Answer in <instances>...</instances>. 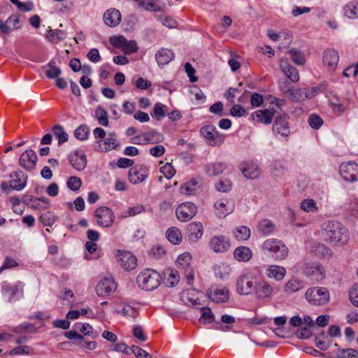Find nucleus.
<instances>
[{
  "label": "nucleus",
  "instance_id": "nucleus-19",
  "mask_svg": "<svg viewBox=\"0 0 358 358\" xmlns=\"http://www.w3.org/2000/svg\"><path fill=\"white\" fill-rule=\"evenodd\" d=\"M207 294L210 300L215 303H224L229 300V290L226 287H212L210 288Z\"/></svg>",
  "mask_w": 358,
  "mask_h": 358
},
{
  "label": "nucleus",
  "instance_id": "nucleus-17",
  "mask_svg": "<svg viewBox=\"0 0 358 358\" xmlns=\"http://www.w3.org/2000/svg\"><path fill=\"white\" fill-rule=\"evenodd\" d=\"M273 286L266 280H262L256 282L254 294L259 299L271 298L273 294Z\"/></svg>",
  "mask_w": 358,
  "mask_h": 358
},
{
  "label": "nucleus",
  "instance_id": "nucleus-61",
  "mask_svg": "<svg viewBox=\"0 0 358 358\" xmlns=\"http://www.w3.org/2000/svg\"><path fill=\"white\" fill-rule=\"evenodd\" d=\"M179 279L180 278L178 273L176 271H171L166 280V285L167 287H173L178 284Z\"/></svg>",
  "mask_w": 358,
  "mask_h": 358
},
{
  "label": "nucleus",
  "instance_id": "nucleus-50",
  "mask_svg": "<svg viewBox=\"0 0 358 358\" xmlns=\"http://www.w3.org/2000/svg\"><path fill=\"white\" fill-rule=\"evenodd\" d=\"M143 135L147 143H157L164 140L163 135L156 131L144 133Z\"/></svg>",
  "mask_w": 358,
  "mask_h": 358
},
{
  "label": "nucleus",
  "instance_id": "nucleus-35",
  "mask_svg": "<svg viewBox=\"0 0 358 358\" xmlns=\"http://www.w3.org/2000/svg\"><path fill=\"white\" fill-rule=\"evenodd\" d=\"M199 187V182L196 179H191L182 185L180 192L186 195L194 194Z\"/></svg>",
  "mask_w": 358,
  "mask_h": 358
},
{
  "label": "nucleus",
  "instance_id": "nucleus-28",
  "mask_svg": "<svg viewBox=\"0 0 358 358\" xmlns=\"http://www.w3.org/2000/svg\"><path fill=\"white\" fill-rule=\"evenodd\" d=\"M69 159L71 166L77 171H82L86 167L87 158L83 153L76 152L71 154Z\"/></svg>",
  "mask_w": 358,
  "mask_h": 358
},
{
  "label": "nucleus",
  "instance_id": "nucleus-24",
  "mask_svg": "<svg viewBox=\"0 0 358 358\" xmlns=\"http://www.w3.org/2000/svg\"><path fill=\"white\" fill-rule=\"evenodd\" d=\"M227 166L222 162H214L207 164L204 166L205 173L208 176H217L222 174L227 169Z\"/></svg>",
  "mask_w": 358,
  "mask_h": 358
},
{
  "label": "nucleus",
  "instance_id": "nucleus-27",
  "mask_svg": "<svg viewBox=\"0 0 358 358\" xmlns=\"http://www.w3.org/2000/svg\"><path fill=\"white\" fill-rule=\"evenodd\" d=\"M266 276L268 278H273L276 281L282 280L286 275V269L278 265H270L265 271Z\"/></svg>",
  "mask_w": 358,
  "mask_h": 358
},
{
  "label": "nucleus",
  "instance_id": "nucleus-41",
  "mask_svg": "<svg viewBox=\"0 0 358 358\" xmlns=\"http://www.w3.org/2000/svg\"><path fill=\"white\" fill-rule=\"evenodd\" d=\"M52 131L55 137L58 138V145H62L69 140V135L64 131V127L60 124L55 125Z\"/></svg>",
  "mask_w": 358,
  "mask_h": 358
},
{
  "label": "nucleus",
  "instance_id": "nucleus-21",
  "mask_svg": "<svg viewBox=\"0 0 358 358\" xmlns=\"http://www.w3.org/2000/svg\"><path fill=\"white\" fill-rule=\"evenodd\" d=\"M118 262L121 266L126 271H131L137 265L136 257L130 252L123 251L118 257Z\"/></svg>",
  "mask_w": 358,
  "mask_h": 358
},
{
  "label": "nucleus",
  "instance_id": "nucleus-4",
  "mask_svg": "<svg viewBox=\"0 0 358 358\" xmlns=\"http://www.w3.org/2000/svg\"><path fill=\"white\" fill-rule=\"evenodd\" d=\"M329 292L326 287H313L308 289L305 298L312 305H323L329 300Z\"/></svg>",
  "mask_w": 358,
  "mask_h": 358
},
{
  "label": "nucleus",
  "instance_id": "nucleus-5",
  "mask_svg": "<svg viewBox=\"0 0 358 358\" xmlns=\"http://www.w3.org/2000/svg\"><path fill=\"white\" fill-rule=\"evenodd\" d=\"M256 282L253 281L250 271L243 272L236 280V292L240 295H250L254 293Z\"/></svg>",
  "mask_w": 358,
  "mask_h": 358
},
{
  "label": "nucleus",
  "instance_id": "nucleus-62",
  "mask_svg": "<svg viewBox=\"0 0 358 358\" xmlns=\"http://www.w3.org/2000/svg\"><path fill=\"white\" fill-rule=\"evenodd\" d=\"M18 266V263L13 258L6 257L2 266L0 267V273L5 269L12 268Z\"/></svg>",
  "mask_w": 358,
  "mask_h": 358
},
{
  "label": "nucleus",
  "instance_id": "nucleus-64",
  "mask_svg": "<svg viewBox=\"0 0 358 358\" xmlns=\"http://www.w3.org/2000/svg\"><path fill=\"white\" fill-rule=\"evenodd\" d=\"M349 299L354 306L358 307V285L354 286L350 290Z\"/></svg>",
  "mask_w": 358,
  "mask_h": 358
},
{
  "label": "nucleus",
  "instance_id": "nucleus-14",
  "mask_svg": "<svg viewBox=\"0 0 358 358\" xmlns=\"http://www.w3.org/2000/svg\"><path fill=\"white\" fill-rule=\"evenodd\" d=\"M117 289V284L112 276L101 279L96 287V292L99 296H108Z\"/></svg>",
  "mask_w": 358,
  "mask_h": 358
},
{
  "label": "nucleus",
  "instance_id": "nucleus-45",
  "mask_svg": "<svg viewBox=\"0 0 358 358\" xmlns=\"http://www.w3.org/2000/svg\"><path fill=\"white\" fill-rule=\"evenodd\" d=\"M0 187L3 192L8 194L10 193L11 190H22L25 187V183L24 181H23V183H21L20 185H13L10 181H4L1 183Z\"/></svg>",
  "mask_w": 358,
  "mask_h": 358
},
{
  "label": "nucleus",
  "instance_id": "nucleus-59",
  "mask_svg": "<svg viewBox=\"0 0 358 358\" xmlns=\"http://www.w3.org/2000/svg\"><path fill=\"white\" fill-rule=\"evenodd\" d=\"M313 248L316 255L321 257H325L331 255V250L323 244L316 243L314 245Z\"/></svg>",
  "mask_w": 358,
  "mask_h": 358
},
{
  "label": "nucleus",
  "instance_id": "nucleus-56",
  "mask_svg": "<svg viewBox=\"0 0 358 358\" xmlns=\"http://www.w3.org/2000/svg\"><path fill=\"white\" fill-rule=\"evenodd\" d=\"M234 235L238 240H248L250 236V229L245 226H241L236 229Z\"/></svg>",
  "mask_w": 358,
  "mask_h": 358
},
{
  "label": "nucleus",
  "instance_id": "nucleus-47",
  "mask_svg": "<svg viewBox=\"0 0 358 358\" xmlns=\"http://www.w3.org/2000/svg\"><path fill=\"white\" fill-rule=\"evenodd\" d=\"M116 312L123 316L131 318H136L138 315L136 309L127 304H124L120 309H117Z\"/></svg>",
  "mask_w": 358,
  "mask_h": 358
},
{
  "label": "nucleus",
  "instance_id": "nucleus-26",
  "mask_svg": "<svg viewBox=\"0 0 358 358\" xmlns=\"http://www.w3.org/2000/svg\"><path fill=\"white\" fill-rule=\"evenodd\" d=\"M339 60L338 52L334 49H329L323 53V62L328 66L329 69L334 71L337 66Z\"/></svg>",
  "mask_w": 358,
  "mask_h": 358
},
{
  "label": "nucleus",
  "instance_id": "nucleus-32",
  "mask_svg": "<svg viewBox=\"0 0 358 358\" xmlns=\"http://www.w3.org/2000/svg\"><path fill=\"white\" fill-rule=\"evenodd\" d=\"M234 256L238 262H247L252 257V252L248 247L239 246L235 249Z\"/></svg>",
  "mask_w": 358,
  "mask_h": 358
},
{
  "label": "nucleus",
  "instance_id": "nucleus-49",
  "mask_svg": "<svg viewBox=\"0 0 358 358\" xmlns=\"http://www.w3.org/2000/svg\"><path fill=\"white\" fill-rule=\"evenodd\" d=\"M274 224L269 220H262L258 227L259 231L264 235H268L274 230Z\"/></svg>",
  "mask_w": 358,
  "mask_h": 358
},
{
  "label": "nucleus",
  "instance_id": "nucleus-43",
  "mask_svg": "<svg viewBox=\"0 0 358 358\" xmlns=\"http://www.w3.org/2000/svg\"><path fill=\"white\" fill-rule=\"evenodd\" d=\"M201 315L199 318V322L206 324H210L214 322L215 316L211 309L208 307L201 308Z\"/></svg>",
  "mask_w": 358,
  "mask_h": 358
},
{
  "label": "nucleus",
  "instance_id": "nucleus-3",
  "mask_svg": "<svg viewBox=\"0 0 358 358\" xmlns=\"http://www.w3.org/2000/svg\"><path fill=\"white\" fill-rule=\"evenodd\" d=\"M136 281L142 289L152 291L161 284L162 276L157 271L147 268L138 275Z\"/></svg>",
  "mask_w": 358,
  "mask_h": 358
},
{
  "label": "nucleus",
  "instance_id": "nucleus-31",
  "mask_svg": "<svg viewBox=\"0 0 358 358\" xmlns=\"http://www.w3.org/2000/svg\"><path fill=\"white\" fill-rule=\"evenodd\" d=\"M274 113V111L268 109L258 110L252 114V117L253 119L257 118L259 122L268 124L271 123Z\"/></svg>",
  "mask_w": 358,
  "mask_h": 358
},
{
  "label": "nucleus",
  "instance_id": "nucleus-30",
  "mask_svg": "<svg viewBox=\"0 0 358 358\" xmlns=\"http://www.w3.org/2000/svg\"><path fill=\"white\" fill-rule=\"evenodd\" d=\"M187 233L189 240L196 242L203 235V225L200 222H192L187 227Z\"/></svg>",
  "mask_w": 358,
  "mask_h": 358
},
{
  "label": "nucleus",
  "instance_id": "nucleus-44",
  "mask_svg": "<svg viewBox=\"0 0 358 358\" xmlns=\"http://www.w3.org/2000/svg\"><path fill=\"white\" fill-rule=\"evenodd\" d=\"M9 177L11 179L10 182L13 185H20L24 181L25 186L27 185L28 176L22 171H14L10 174Z\"/></svg>",
  "mask_w": 358,
  "mask_h": 358
},
{
  "label": "nucleus",
  "instance_id": "nucleus-6",
  "mask_svg": "<svg viewBox=\"0 0 358 358\" xmlns=\"http://www.w3.org/2000/svg\"><path fill=\"white\" fill-rule=\"evenodd\" d=\"M289 116L285 113L275 117L273 125V134L277 138L287 139L291 134L289 127Z\"/></svg>",
  "mask_w": 358,
  "mask_h": 358
},
{
  "label": "nucleus",
  "instance_id": "nucleus-7",
  "mask_svg": "<svg viewBox=\"0 0 358 358\" xmlns=\"http://www.w3.org/2000/svg\"><path fill=\"white\" fill-rule=\"evenodd\" d=\"M303 273L311 280L315 282L321 281L326 275L324 267L318 262H308L304 264Z\"/></svg>",
  "mask_w": 358,
  "mask_h": 358
},
{
  "label": "nucleus",
  "instance_id": "nucleus-10",
  "mask_svg": "<svg viewBox=\"0 0 358 358\" xmlns=\"http://www.w3.org/2000/svg\"><path fill=\"white\" fill-rule=\"evenodd\" d=\"M22 27V22L18 14L11 15L6 20H0V36L5 38L11 31L19 29Z\"/></svg>",
  "mask_w": 358,
  "mask_h": 358
},
{
  "label": "nucleus",
  "instance_id": "nucleus-20",
  "mask_svg": "<svg viewBox=\"0 0 358 358\" xmlns=\"http://www.w3.org/2000/svg\"><path fill=\"white\" fill-rule=\"evenodd\" d=\"M230 245L229 238L223 235L215 236L210 241V247L215 252H224Z\"/></svg>",
  "mask_w": 358,
  "mask_h": 358
},
{
  "label": "nucleus",
  "instance_id": "nucleus-53",
  "mask_svg": "<svg viewBox=\"0 0 358 358\" xmlns=\"http://www.w3.org/2000/svg\"><path fill=\"white\" fill-rule=\"evenodd\" d=\"M95 116L98 119L100 124L107 127L108 125V115L105 109L98 106L95 110Z\"/></svg>",
  "mask_w": 358,
  "mask_h": 358
},
{
  "label": "nucleus",
  "instance_id": "nucleus-54",
  "mask_svg": "<svg viewBox=\"0 0 358 358\" xmlns=\"http://www.w3.org/2000/svg\"><path fill=\"white\" fill-rule=\"evenodd\" d=\"M308 122L312 129L316 130L319 129L324 123L322 117L315 113H313L309 116Z\"/></svg>",
  "mask_w": 358,
  "mask_h": 358
},
{
  "label": "nucleus",
  "instance_id": "nucleus-12",
  "mask_svg": "<svg viewBox=\"0 0 358 358\" xmlns=\"http://www.w3.org/2000/svg\"><path fill=\"white\" fill-rule=\"evenodd\" d=\"M96 223L103 227H108L114 222V214L112 210L106 206H101L94 211Z\"/></svg>",
  "mask_w": 358,
  "mask_h": 358
},
{
  "label": "nucleus",
  "instance_id": "nucleus-1",
  "mask_svg": "<svg viewBox=\"0 0 358 358\" xmlns=\"http://www.w3.org/2000/svg\"><path fill=\"white\" fill-rule=\"evenodd\" d=\"M324 241L334 246H343L350 239L348 229L341 222L329 220L322 225Z\"/></svg>",
  "mask_w": 358,
  "mask_h": 358
},
{
  "label": "nucleus",
  "instance_id": "nucleus-58",
  "mask_svg": "<svg viewBox=\"0 0 358 358\" xmlns=\"http://www.w3.org/2000/svg\"><path fill=\"white\" fill-rule=\"evenodd\" d=\"M215 188L222 192H228L231 189V182L228 179H220L216 184Z\"/></svg>",
  "mask_w": 358,
  "mask_h": 358
},
{
  "label": "nucleus",
  "instance_id": "nucleus-38",
  "mask_svg": "<svg viewBox=\"0 0 358 358\" xmlns=\"http://www.w3.org/2000/svg\"><path fill=\"white\" fill-rule=\"evenodd\" d=\"M242 173L245 177L250 179L257 178L260 175V169L257 164H248L242 169Z\"/></svg>",
  "mask_w": 358,
  "mask_h": 358
},
{
  "label": "nucleus",
  "instance_id": "nucleus-33",
  "mask_svg": "<svg viewBox=\"0 0 358 358\" xmlns=\"http://www.w3.org/2000/svg\"><path fill=\"white\" fill-rule=\"evenodd\" d=\"M343 10L344 14L348 18H358V1H350L344 6Z\"/></svg>",
  "mask_w": 358,
  "mask_h": 358
},
{
  "label": "nucleus",
  "instance_id": "nucleus-42",
  "mask_svg": "<svg viewBox=\"0 0 358 358\" xmlns=\"http://www.w3.org/2000/svg\"><path fill=\"white\" fill-rule=\"evenodd\" d=\"M192 261V256L188 252L181 254L177 259L176 265L177 267L183 270H187L190 267V263Z\"/></svg>",
  "mask_w": 358,
  "mask_h": 358
},
{
  "label": "nucleus",
  "instance_id": "nucleus-57",
  "mask_svg": "<svg viewBox=\"0 0 358 358\" xmlns=\"http://www.w3.org/2000/svg\"><path fill=\"white\" fill-rule=\"evenodd\" d=\"M67 187L71 191H78L81 187L82 181L81 179L77 176H71L69 178L67 182Z\"/></svg>",
  "mask_w": 358,
  "mask_h": 358
},
{
  "label": "nucleus",
  "instance_id": "nucleus-36",
  "mask_svg": "<svg viewBox=\"0 0 358 358\" xmlns=\"http://www.w3.org/2000/svg\"><path fill=\"white\" fill-rule=\"evenodd\" d=\"M45 38L50 43H57L66 38V33L62 30L50 29L45 34Z\"/></svg>",
  "mask_w": 358,
  "mask_h": 358
},
{
  "label": "nucleus",
  "instance_id": "nucleus-46",
  "mask_svg": "<svg viewBox=\"0 0 358 358\" xmlns=\"http://www.w3.org/2000/svg\"><path fill=\"white\" fill-rule=\"evenodd\" d=\"M90 135V128L85 124H81L74 131V137L80 141H85Z\"/></svg>",
  "mask_w": 358,
  "mask_h": 358
},
{
  "label": "nucleus",
  "instance_id": "nucleus-25",
  "mask_svg": "<svg viewBox=\"0 0 358 358\" xmlns=\"http://www.w3.org/2000/svg\"><path fill=\"white\" fill-rule=\"evenodd\" d=\"M175 55L173 52L169 48H161L155 55V59L159 66H164L173 60Z\"/></svg>",
  "mask_w": 358,
  "mask_h": 358
},
{
  "label": "nucleus",
  "instance_id": "nucleus-52",
  "mask_svg": "<svg viewBox=\"0 0 358 358\" xmlns=\"http://www.w3.org/2000/svg\"><path fill=\"white\" fill-rule=\"evenodd\" d=\"M292 61L297 65L304 64L306 59L303 52L295 48H292L289 50Z\"/></svg>",
  "mask_w": 358,
  "mask_h": 358
},
{
  "label": "nucleus",
  "instance_id": "nucleus-15",
  "mask_svg": "<svg viewBox=\"0 0 358 358\" xmlns=\"http://www.w3.org/2000/svg\"><path fill=\"white\" fill-rule=\"evenodd\" d=\"M149 175V169L143 165H136L129 171V180L132 184L136 185L143 182Z\"/></svg>",
  "mask_w": 358,
  "mask_h": 358
},
{
  "label": "nucleus",
  "instance_id": "nucleus-39",
  "mask_svg": "<svg viewBox=\"0 0 358 358\" xmlns=\"http://www.w3.org/2000/svg\"><path fill=\"white\" fill-rule=\"evenodd\" d=\"M139 6L143 7L146 10L157 12L162 9V6L155 0H135Z\"/></svg>",
  "mask_w": 358,
  "mask_h": 358
},
{
  "label": "nucleus",
  "instance_id": "nucleus-34",
  "mask_svg": "<svg viewBox=\"0 0 358 358\" xmlns=\"http://www.w3.org/2000/svg\"><path fill=\"white\" fill-rule=\"evenodd\" d=\"M43 68L46 69L45 73L49 79L56 78L59 77L62 73L60 68L56 66V62L54 59H51Z\"/></svg>",
  "mask_w": 358,
  "mask_h": 358
},
{
  "label": "nucleus",
  "instance_id": "nucleus-13",
  "mask_svg": "<svg viewBox=\"0 0 358 358\" xmlns=\"http://www.w3.org/2000/svg\"><path fill=\"white\" fill-rule=\"evenodd\" d=\"M110 43L127 55L136 52L138 50V45L135 41H128L122 36L110 38Z\"/></svg>",
  "mask_w": 358,
  "mask_h": 358
},
{
  "label": "nucleus",
  "instance_id": "nucleus-22",
  "mask_svg": "<svg viewBox=\"0 0 358 358\" xmlns=\"http://www.w3.org/2000/svg\"><path fill=\"white\" fill-rule=\"evenodd\" d=\"M103 18L107 26L113 27L120 24L121 21V14L117 9L110 8L104 13Z\"/></svg>",
  "mask_w": 358,
  "mask_h": 358
},
{
  "label": "nucleus",
  "instance_id": "nucleus-9",
  "mask_svg": "<svg viewBox=\"0 0 358 358\" xmlns=\"http://www.w3.org/2000/svg\"><path fill=\"white\" fill-rule=\"evenodd\" d=\"M339 173L347 182L358 181V164L353 161L343 162L339 166Z\"/></svg>",
  "mask_w": 358,
  "mask_h": 358
},
{
  "label": "nucleus",
  "instance_id": "nucleus-8",
  "mask_svg": "<svg viewBox=\"0 0 358 358\" xmlns=\"http://www.w3.org/2000/svg\"><path fill=\"white\" fill-rule=\"evenodd\" d=\"M201 134L212 146L220 145L224 141V136L220 134L213 125H206L201 128Z\"/></svg>",
  "mask_w": 358,
  "mask_h": 358
},
{
  "label": "nucleus",
  "instance_id": "nucleus-18",
  "mask_svg": "<svg viewBox=\"0 0 358 358\" xmlns=\"http://www.w3.org/2000/svg\"><path fill=\"white\" fill-rule=\"evenodd\" d=\"M98 151L108 152L111 150H117L120 148V143L115 138V134L109 133L104 140H99L96 141Z\"/></svg>",
  "mask_w": 358,
  "mask_h": 358
},
{
  "label": "nucleus",
  "instance_id": "nucleus-63",
  "mask_svg": "<svg viewBox=\"0 0 358 358\" xmlns=\"http://www.w3.org/2000/svg\"><path fill=\"white\" fill-rule=\"evenodd\" d=\"M160 171L168 179L171 178L176 173L174 168L170 164L168 163L165 164L164 166L161 167Z\"/></svg>",
  "mask_w": 358,
  "mask_h": 358
},
{
  "label": "nucleus",
  "instance_id": "nucleus-60",
  "mask_svg": "<svg viewBox=\"0 0 358 358\" xmlns=\"http://www.w3.org/2000/svg\"><path fill=\"white\" fill-rule=\"evenodd\" d=\"M40 220L43 225L51 227L55 222V216L51 212H45L41 214Z\"/></svg>",
  "mask_w": 358,
  "mask_h": 358
},
{
  "label": "nucleus",
  "instance_id": "nucleus-51",
  "mask_svg": "<svg viewBox=\"0 0 358 358\" xmlns=\"http://www.w3.org/2000/svg\"><path fill=\"white\" fill-rule=\"evenodd\" d=\"M301 208L307 213H315L317 212L318 208L316 205V203L313 199H304L300 203Z\"/></svg>",
  "mask_w": 358,
  "mask_h": 358
},
{
  "label": "nucleus",
  "instance_id": "nucleus-29",
  "mask_svg": "<svg viewBox=\"0 0 358 358\" xmlns=\"http://www.w3.org/2000/svg\"><path fill=\"white\" fill-rule=\"evenodd\" d=\"M305 287V283L303 280L297 278H292L289 279L285 284L284 287V292L287 294H292L294 293L298 292L303 289Z\"/></svg>",
  "mask_w": 358,
  "mask_h": 358
},
{
  "label": "nucleus",
  "instance_id": "nucleus-37",
  "mask_svg": "<svg viewBox=\"0 0 358 358\" xmlns=\"http://www.w3.org/2000/svg\"><path fill=\"white\" fill-rule=\"evenodd\" d=\"M167 106L160 102L155 104L152 110L150 112L152 117L157 121L162 120L167 113Z\"/></svg>",
  "mask_w": 358,
  "mask_h": 358
},
{
  "label": "nucleus",
  "instance_id": "nucleus-2",
  "mask_svg": "<svg viewBox=\"0 0 358 358\" xmlns=\"http://www.w3.org/2000/svg\"><path fill=\"white\" fill-rule=\"evenodd\" d=\"M261 248L266 256L271 257L275 261L283 260L289 254L288 248L283 241L278 238L265 240Z\"/></svg>",
  "mask_w": 358,
  "mask_h": 358
},
{
  "label": "nucleus",
  "instance_id": "nucleus-40",
  "mask_svg": "<svg viewBox=\"0 0 358 358\" xmlns=\"http://www.w3.org/2000/svg\"><path fill=\"white\" fill-rule=\"evenodd\" d=\"M167 239L174 245L179 244L182 241L181 231L176 227H171L166 231Z\"/></svg>",
  "mask_w": 358,
  "mask_h": 358
},
{
  "label": "nucleus",
  "instance_id": "nucleus-55",
  "mask_svg": "<svg viewBox=\"0 0 358 358\" xmlns=\"http://www.w3.org/2000/svg\"><path fill=\"white\" fill-rule=\"evenodd\" d=\"M338 358H358V351L352 348L338 350L336 352Z\"/></svg>",
  "mask_w": 358,
  "mask_h": 358
},
{
  "label": "nucleus",
  "instance_id": "nucleus-23",
  "mask_svg": "<svg viewBox=\"0 0 358 358\" xmlns=\"http://www.w3.org/2000/svg\"><path fill=\"white\" fill-rule=\"evenodd\" d=\"M280 67L287 78L292 82L296 83L299 80V74L298 70L295 67L290 65L286 60H280Z\"/></svg>",
  "mask_w": 358,
  "mask_h": 358
},
{
  "label": "nucleus",
  "instance_id": "nucleus-48",
  "mask_svg": "<svg viewBox=\"0 0 358 358\" xmlns=\"http://www.w3.org/2000/svg\"><path fill=\"white\" fill-rule=\"evenodd\" d=\"M214 206L216 210L215 213L220 218L225 217L232 212V208H227L226 203L223 201H217L215 203Z\"/></svg>",
  "mask_w": 358,
  "mask_h": 358
},
{
  "label": "nucleus",
  "instance_id": "nucleus-11",
  "mask_svg": "<svg viewBox=\"0 0 358 358\" xmlns=\"http://www.w3.org/2000/svg\"><path fill=\"white\" fill-rule=\"evenodd\" d=\"M196 212L197 207L192 202L182 203L176 210V217L181 222L190 220L196 215Z\"/></svg>",
  "mask_w": 358,
  "mask_h": 358
},
{
  "label": "nucleus",
  "instance_id": "nucleus-16",
  "mask_svg": "<svg viewBox=\"0 0 358 358\" xmlns=\"http://www.w3.org/2000/svg\"><path fill=\"white\" fill-rule=\"evenodd\" d=\"M38 157L35 151L31 149L27 150L20 157L19 164L27 171L35 169Z\"/></svg>",
  "mask_w": 358,
  "mask_h": 358
}]
</instances>
